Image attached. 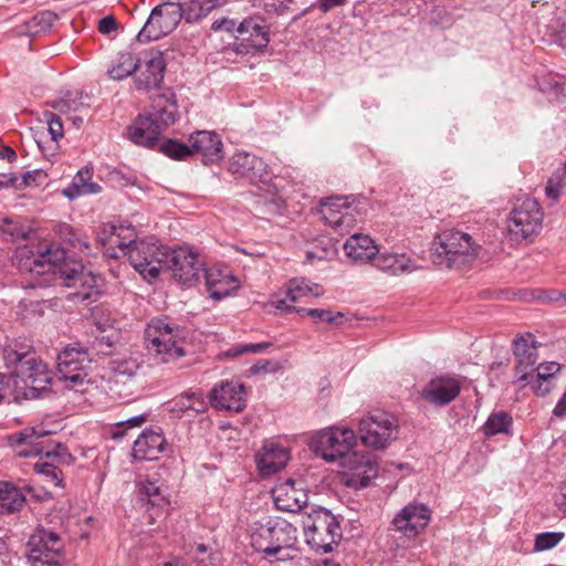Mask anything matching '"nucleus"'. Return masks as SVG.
<instances>
[{
    "mask_svg": "<svg viewBox=\"0 0 566 566\" xmlns=\"http://www.w3.org/2000/svg\"><path fill=\"white\" fill-rule=\"evenodd\" d=\"M356 436L352 429L333 427L318 431L311 440L312 451L327 462L340 461L354 473L348 478L347 485L355 489L369 486L378 474V464L369 454L352 452Z\"/></svg>",
    "mask_w": 566,
    "mask_h": 566,
    "instance_id": "1",
    "label": "nucleus"
},
{
    "mask_svg": "<svg viewBox=\"0 0 566 566\" xmlns=\"http://www.w3.org/2000/svg\"><path fill=\"white\" fill-rule=\"evenodd\" d=\"M3 360L14 388L27 399L39 398L51 384L46 364L36 355L32 340L28 338H18L6 345Z\"/></svg>",
    "mask_w": 566,
    "mask_h": 566,
    "instance_id": "2",
    "label": "nucleus"
},
{
    "mask_svg": "<svg viewBox=\"0 0 566 566\" xmlns=\"http://www.w3.org/2000/svg\"><path fill=\"white\" fill-rule=\"evenodd\" d=\"M178 119V106L172 93L158 94L150 109L139 115L127 128V137L137 146L155 148L160 135Z\"/></svg>",
    "mask_w": 566,
    "mask_h": 566,
    "instance_id": "3",
    "label": "nucleus"
},
{
    "mask_svg": "<svg viewBox=\"0 0 566 566\" xmlns=\"http://www.w3.org/2000/svg\"><path fill=\"white\" fill-rule=\"evenodd\" d=\"M297 543L296 527L282 517H270L260 524L251 535V545L270 562L292 558L291 549Z\"/></svg>",
    "mask_w": 566,
    "mask_h": 566,
    "instance_id": "4",
    "label": "nucleus"
},
{
    "mask_svg": "<svg viewBox=\"0 0 566 566\" xmlns=\"http://www.w3.org/2000/svg\"><path fill=\"white\" fill-rule=\"evenodd\" d=\"M51 433L43 426L24 428L9 436V444L15 454L30 458L43 454L45 459L57 464H71L74 457L67 449L51 439Z\"/></svg>",
    "mask_w": 566,
    "mask_h": 566,
    "instance_id": "5",
    "label": "nucleus"
},
{
    "mask_svg": "<svg viewBox=\"0 0 566 566\" xmlns=\"http://www.w3.org/2000/svg\"><path fill=\"white\" fill-rule=\"evenodd\" d=\"M478 250L479 245L473 243L469 234L458 230H446L433 239L431 259L439 266L458 269L473 261Z\"/></svg>",
    "mask_w": 566,
    "mask_h": 566,
    "instance_id": "6",
    "label": "nucleus"
},
{
    "mask_svg": "<svg viewBox=\"0 0 566 566\" xmlns=\"http://www.w3.org/2000/svg\"><path fill=\"white\" fill-rule=\"evenodd\" d=\"M307 545L316 553H331L338 546L343 533L339 521L324 507L313 510L304 522Z\"/></svg>",
    "mask_w": 566,
    "mask_h": 566,
    "instance_id": "7",
    "label": "nucleus"
},
{
    "mask_svg": "<svg viewBox=\"0 0 566 566\" xmlns=\"http://www.w3.org/2000/svg\"><path fill=\"white\" fill-rule=\"evenodd\" d=\"M147 348L161 363H170L185 356L182 347L185 329L166 319H155L146 329Z\"/></svg>",
    "mask_w": 566,
    "mask_h": 566,
    "instance_id": "8",
    "label": "nucleus"
},
{
    "mask_svg": "<svg viewBox=\"0 0 566 566\" xmlns=\"http://www.w3.org/2000/svg\"><path fill=\"white\" fill-rule=\"evenodd\" d=\"M56 280L61 284L75 289L67 298L75 303L95 302L101 295L99 282L102 279L92 272H85L80 261L65 258L55 270Z\"/></svg>",
    "mask_w": 566,
    "mask_h": 566,
    "instance_id": "9",
    "label": "nucleus"
},
{
    "mask_svg": "<svg viewBox=\"0 0 566 566\" xmlns=\"http://www.w3.org/2000/svg\"><path fill=\"white\" fill-rule=\"evenodd\" d=\"M93 360L88 347L80 343L65 346L56 356V369L64 387L76 389L90 382L88 369Z\"/></svg>",
    "mask_w": 566,
    "mask_h": 566,
    "instance_id": "10",
    "label": "nucleus"
},
{
    "mask_svg": "<svg viewBox=\"0 0 566 566\" xmlns=\"http://www.w3.org/2000/svg\"><path fill=\"white\" fill-rule=\"evenodd\" d=\"M132 266L147 281L158 277L163 264L168 261V250L164 245L147 240H132L125 247Z\"/></svg>",
    "mask_w": 566,
    "mask_h": 566,
    "instance_id": "11",
    "label": "nucleus"
},
{
    "mask_svg": "<svg viewBox=\"0 0 566 566\" xmlns=\"http://www.w3.org/2000/svg\"><path fill=\"white\" fill-rule=\"evenodd\" d=\"M66 252L64 249L45 244L34 248L32 245H19L15 249L13 262L21 272L44 274L51 272L55 276L56 268L64 262Z\"/></svg>",
    "mask_w": 566,
    "mask_h": 566,
    "instance_id": "12",
    "label": "nucleus"
},
{
    "mask_svg": "<svg viewBox=\"0 0 566 566\" xmlns=\"http://www.w3.org/2000/svg\"><path fill=\"white\" fill-rule=\"evenodd\" d=\"M398 420L390 413L376 410L359 421V434L364 444L384 449L397 438Z\"/></svg>",
    "mask_w": 566,
    "mask_h": 566,
    "instance_id": "13",
    "label": "nucleus"
},
{
    "mask_svg": "<svg viewBox=\"0 0 566 566\" xmlns=\"http://www.w3.org/2000/svg\"><path fill=\"white\" fill-rule=\"evenodd\" d=\"M179 2L167 1L156 6L136 40L139 43H148L170 34L180 22Z\"/></svg>",
    "mask_w": 566,
    "mask_h": 566,
    "instance_id": "14",
    "label": "nucleus"
},
{
    "mask_svg": "<svg viewBox=\"0 0 566 566\" xmlns=\"http://www.w3.org/2000/svg\"><path fill=\"white\" fill-rule=\"evenodd\" d=\"M28 548L32 566H60L63 559L64 543L52 531L36 530L29 538Z\"/></svg>",
    "mask_w": 566,
    "mask_h": 566,
    "instance_id": "15",
    "label": "nucleus"
},
{
    "mask_svg": "<svg viewBox=\"0 0 566 566\" xmlns=\"http://www.w3.org/2000/svg\"><path fill=\"white\" fill-rule=\"evenodd\" d=\"M165 264L172 272L174 277L184 285L196 284L207 271L199 254L187 247L168 251V261Z\"/></svg>",
    "mask_w": 566,
    "mask_h": 566,
    "instance_id": "16",
    "label": "nucleus"
},
{
    "mask_svg": "<svg viewBox=\"0 0 566 566\" xmlns=\"http://www.w3.org/2000/svg\"><path fill=\"white\" fill-rule=\"evenodd\" d=\"M543 216L539 203L527 198L511 211L507 230L515 239H528L541 231Z\"/></svg>",
    "mask_w": 566,
    "mask_h": 566,
    "instance_id": "17",
    "label": "nucleus"
},
{
    "mask_svg": "<svg viewBox=\"0 0 566 566\" xmlns=\"http://www.w3.org/2000/svg\"><path fill=\"white\" fill-rule=\"evenodd\" d=\"M234 51L241 55L262 52L270 42L269 28L260 18L244 19L235 29Z\"/></svg>",
    "mask_w": 566,
    "mask_h": 566,
    "instance_id": "18",
    "label": "nucleus"
},
{
    "mask_svg": "<svg viewBox=\"0 0 566 566\" xmlns=\"http://www.w3.org/2000/svg\"><path fill=\"white\" fill-rule=\"evenodd\" d=\"M431 516L432 511L429 506L419 502H411L394 516L391 526L403 537L415 538L427 528Z\"/></svg>",
    "mask_w": 566,
    "mask_h": 566,
    "instance_id": "19",
    "label": "nucleus"
},
{
    "mask_svg": "<svg viewBox=\"0 0 566 566\" xmlns=\"http://www.w3.org/2000/svg\"><path fill=\"white\" fill-rule=\"evenodd\" d=\"M228 171L235 178H247L251 182L266 184L272 177L263 158L249 151L234 153L228 160Z\"/></svg>",
    "mask_w": 566,
    "mask_h": 566,
    "instance_id": "20",
    "label": "nucleus"
},
{
    "mask_svg": "<svg viewBox=\"0 0 566 566\" xmlns=\"http://www.w3.org/2000/svg\"><path fill=\"white\" fill-rule=\"evenodd\" d=\"M350 207L349 198L335 196L326 198L321 205L322 219L326 224L339 231V234L348 233L355 218L348 212Z\"/></svg>",
    "mask_w": 566,
    "mask_h": 566,
    "instance_id": "21",
    "label": "nucleus"
},
{
    "mask_svg": "<svg viewBox=\"0 0 566 566\" xmlns=\"http://www.w3.org/2000/svg\"><path fill=\"white\" fill-rule=\"evenodd\" d=\"M513 353L516 359L515 376L518 381H526L531 373L535 371L537 348L531 334L520 336L513 342Z\"/></svg>",
    "mask_w": 566,
    "mask_h": 566,
    "instance_id": "22",
    "label": "nucleus"
},
{
    "mask_svg": "<svg viewBox=\"0 0 566 566\" xmlns=\"http://www.w3.org/2000/svg\"><path fill=\"white\" fill-rule=\"evenodd\" d=\"M459 381L451 377H437L431 379L422 389V398L434 406H446L460 394Z\"/></svg>",
    "mask_w": 566,
    "mask_h": 566,
    "instance_id": "23",
    "label": "nucleus"
},
{
    "mask_svg": "<svg viewBox=\"0 0 566 566\" xmlns=\"http://www.w3.org/2000/svg\"><path fill=\"white\" fill-rule=\"evenodd\" d=\"M244 386L234 381H222L210 392L212 405L216 408L240 412L245 407Z\"/></svg>",
    "mask_w": 566,
    "mask_h": 566,
    "instance_id": "24",
    "label": "nucleus"
},
{
    "mask_svg": "<svg viewBox=\"0 0 566 566\" xmlns=\"http://www.w3.org/2000/svg\"><path fill=\"white\" fill-rule=\"evenodd\" d=\"M166 65L161 52L151 53V56L145 61L144 65L139 63L138 73L135 78L136 87L144 91L158 88L164 81Z\"/></svg>",
    "mask_w": 566,
    "mask_h": 566,
    "instance_id": "25",
    "label": "nucleus"
},
{
    "mask_svg": "<svg viewBox=\"0 0 566 566\" xmlns=\"http://www.w3.org/2000/svg\"><path fill=\"white\" fill-rule=\"evenodd\" d=\"M166 448L167 442L160 428L146 429L135 440L132 454L136 460H155Z\"/></svg>",
    "mask_w": 566,
    "mask_h": 566,
    "instance_id": "26",
    "label": "nucleus"
},
{
    "mask_svg": "<svg viewBox=\"0 0 566 566\" xmlns=\"http://www.w3.org/2000/svg\"><path fill=\"white\" fill-rule=\"evenodd\" d=\"M192 154H200L205 164L216 163L222 158L223 144L214 132L200 130L189 138Z\"/></svg>",
    "mask_w": 566,
    "mask_h": 566,
    "instance_id": "27",
    "label": "nucleus"
},
{
    "mask_svg": "<svg viewBox=\"0 0 566 566\" xmlns=\"http://www.w3.org/2000/svg\"><path fill=\"white\" fill-rule=\"evenodd\" d=\"M272 494L276 507L285 512L300 511L306 505L308 500L304 491L295 488V482L292 479H287L285 482L276 485Z\"/></svg>",
    "mask_w": 566,
    "mask_h": 566,
    "instance_id": "28",
    "label": "nucleus"
},
{
    "mask_svg": "<svg viewBox=\"0 0 566 566\" xmlns=\"http://www.w3.org/2000/svg\"><path fill=\"white\" fill-rule=\"evenodd\" d=\"M207 292L213 300H222L227 297L231 291L239 286L238 281L230 274L228 270L207 269L203 272Z\"/></svg>",
    "mask_w": 566,
    "mask_h": 566,
    "instance_id": "29",
    "label": "nucleus"
},
{
    "mask_svg": "<svg viewBox=\"0 0 566 566\" xmlns=\"http://www.w3.org/2000/svg\"><path fill=\"white\" fill-rule=\"evenodd\" d=\"M344 251L354 262L366 263L374 261L378 248L369 235L355 233L344 243Z\"/></svg>",
    "mask_w": 566,
    "mask_h": 566,
    "instance_id": "30",
    "label": "nucleus"
},
{
    "mask_svg": "<svg viewBox=\"0 0 566 566\" xmlns=\"http://www.w3.org/2000/svg\"><path fill=\"white\" fill-rule=\"evenodd\" d=\"M289 459L285 448L270 443L264 446L263 453L258 457V469L263 476H270L284 469Z\"/></svg>",
    "mask_w": 566,
    "mask_h": 566,
    "instance_id": "31",
    "label": "nucleus"
},
{
    "mask_svg": "<svg viewBox=\"0 0 566 566\" xmlns=\"http://www.w3.org/2000/svg\"><path fill=\"white\" fill-rule=\"evenodd\" d=\"M0 235L10 242L18 243L20 241H32L36 239L35 231L31 223L21 218H1L0 219Z\"/></svg>",
    "mask_w": 566,
    "mask_h": 566,
    "instance_id": "32",
    "label": "nucleus"
},
{
    "mask_svg": "<svg viewBox=\"0 0 566 566\" xmlns=\"http://www.w3.org/2000/svg\"><path fill=\"white\" fill-rule=\"evenodd\" d=\"M92 168L85 166L73 177L72 182L63 190L65 197L73 200L84 195H94L101 191V186L92 181Z\"/></svg>",
    "mask_w": 566,
    "mask_h": 566,
    "instance_id": "33",
    "label": "nucleus"
},
{
    "mask_svg": "<svg viewBox=\"0 0 566 566\" xmlns=\"http://www.w3.org/2000/svg\"><path fill=\"white\" fill-rule=\"evenodd\" d=\"M206 410L207 402L201 392H184L169 401V411L178 417L190 411L197 416Z\"/></svg>",
    "mask_w": 566,
    "mask_h": 566,
    "instance_id": "34",
    "label": "nucleus"
},
{
    "mask_svg": "<svg viewBox=\"0 0 566 566\" xmlns=\"http://www.w3.org/2000/svg\"><path fill=\"white\" fill-rule=\"evenodd\" d=\"M373 264L380 271L392 275L411 272L415 269L410 258L398 253H377Z\"/></svg>",
    "mask_w": 566,
    "mask_h": 566,
    "instance_id": "35",
    "label": "nucleus"
},
{
    "mask_svg": "<svg viewBox=\"0 0 566 566\" xmlns=\"http://www.w3.org/2000/svg\"><path fill=\"white\" fill-rule=\"evenodd\" d=\"M139 501L149 509H163L169 504V501L163 490V485L149 479L138 484Z\"/></svg>",
    "mask_w": 566,
    "mask_h": 566,
    "instance_id": "36",
    "label": "nucleus"
},
{
    "mask_svg": "<svg viewBox=\"0 0 566 566\" xmlns=\"http://www.w3.org/2000/svg\"><path fill=\"white\" fill-rule=\"evenodd\" d=\"M94 340L88 348L92 356L95 355H109L112 348L118 340V333L113 327H106L102 324H96V328L93 332Z\"/></svg>",
    "mask_w": 566,
    "mask_h": 566,
    "instance_id": "37",
    "label": "nucleus"
},
{
    "mask_svg": "<svg viewBox=\"0 0 566 566\" xmlns=\"http://www.w3.org/2000/svg\"><path fill=\"white\" fill-rule=\"evenodd\" d=\"M25 503L23 493L10 482H0V509L1 513L12 514L20 511Z\"/></svg>",
    "mask_w": 566,
    "mask_h": 566,
    "instance_id": "38",
    "label": "nucleus"
},
{
    "mask_svg": "<svg viewBox=\"0 0 566 566\" xmlns=\"http://www.w3.org/2000/svg\"><path fill=\"white\" fill-rule=\"evenodd\" d=\"M218 4V0H191L179 3L180 20L185 19L189 23L197 22L207 17Z\"/></svg>",
    "mask_w": 566,
    "mask_h": 566,
    "instance_id": "39",
    "label": "nucleus"
},
{
    "mask_svg": "<svg viewBox=\"0 0 566 566\" xmlns=\"http://www.w3.org/2000/svg\"><path fill=\"white\" fill-rule=\"evenodd\" d=\"M143 366L136 358L117 359L113 361V375L115 376L114 387L123 379L139 381Z\"/></svg>",
    "mask_w": 566,
    "mask_h": 566,
    "instance_id": "40",
    "label": "nucleus"
},
{
    "mask_svg": "<svg viewBox=\"0 0 566 566\" xmlns=\"http://www.w3.org/2000/svg\"><path fill=\"white\" fill-rule=\"evenodd\" d=\"M139 60H136L130 52L118 53L112 69L107 71L113 80L120 81L130 76L138 70Z\"/></svg>",
    "mask_w": 566,
    "mask_h": 566,
    "instance_id": "41",
    "label": "nucleus"
},
{
    "mask_svg": "<svg viewBox=\"0 0 566 566\" xmlns=\"http://www.w3.org/2000/svg\"><path fill=\"white\" fill-rule=\"evenodd\" d=\"M124 382H118L117 386L114 387L115 376L113 375L108 379V392L113 398L129 401L135 398V396L139 392L142 386L140 381H130L127 379H123Z\"/></svg>",
    "mask_w": 566,
    "mask_h": 566,
    "instance_id": "42",
    "label": "nucleus"
},
{
    "mask_svg": "<svg viewBox=\"0 0 566 566\" xmlns=\"http://www.w3.org/2000/svg\"><path fill=\"white\" fill-rule=\"evenodd\" d=\"M512 427V417L504 412L492 413L483 426V431L486 437H492L499 433H507Z\"/></svg>",
    "mask_w": 566,
    "mask_h": 566,
    "instance_id": "43",
    "label": "nucleus"
},
{
    "mask_svg": "<svg viewBox=\"0 0 566 566\" xmlns=\"http://www.w3.org/2000/svg\"><path fill=\"white\" fill-rule=\"evenodd\" d=\"M159 150L167 157L176 160L186 159L192 155L191 147L175 139H167L159 145Z\"/></svg>",
    "mask_w": 566,
    "mask_h": 566,
    "instance_id": "44",
    "label": "nucleus"
},
{
    "mask_svg": "<svg viewBox=\"0 0 566 566\" xmlns=\"http://www.w3.org/2000/svg\"><path fill=\"white\" fill-rule=\"evenodd\" d=\"M83 97V92H76L74 97H72L71 94H67L64 98L53 102L52 107L62 114L80 112L83 107L90 106L82 101Z\"/></svg>",
    "mask_w": 566,
    "mask_h": 566,
    "instance_id": "45",
    "label": "nucleus"
},
{
    "mask_svg": "<svg viewBox=\"0 0 566 566\" xmlns=\"http://www.w3.org/2000/svg\"><path fill=\"white\" fill-rule=\"evenodd\" d=\"M33 470L38 474L46 476L54 485L63 486V473L54 462L39 461L34 464Z\"/></svg>",
    "mask_w": 566,
    "mask_h": 566,
    "instance_id": "46",
    "label": "nucleus"
},
{
    "mask_svg": "<svg viewBox=\"0 0 566 566\" xmlns=\"http://www.w3.org/2000/svg\"><path fill=\"white\" fill-rule=\"evenodd\" d=\"M565 537L563 532H544L535 536L534 552H543L554 548Z\"/></svg>",
    "mask_w": 566,
    "mask_h": 566,
    "instance_id": "47",
    "label": "nucleus"
},
{
    "mask_svg": "<svg viewBox=\"0 0 566 566\" xmlns=\"http://www.w3.org/2000/svg\"><path fill=\"white\" fill-rule=\"evenodd\" d=\"M273 344L271 342H262L256 344H238L224 352L227 357H237L248 353H262L270 348Z\"/></svg>",
    "mask_w": 566,
    "mask_h": 566,
    "instance_id": "48",
    "label": "nucleus"
},
{
    "mask_svg": "<svg viewBox=\"0 0 566 566\" xmlns=\"http://www.w3.org/2000/svg\"><path fill=\"white\" fill-rule=\"evenodd\" d=\"M312 291L311 283L305 279H292L287 285V298L294 303L303 296L308 295Z\"/></svg>",
    "mask_w": 566,
    "mask_h": 566,
    "instance_id": "49",
    "label": "nucleus"
},
{
    "mask_svg": "<svg viewBox=\"0 0 566 566\" xmlns=\"http://www.w3.org/2000/svg\"><path fill=\"white\" fill-rule=\"evenodd\" d=\"M307 316H310L314 319H317V321L329 323V324H340V323H343V319H344V314L340 312L333 313L329 310H321V308L308 310Z\"/></svg>",
    "mask_w": 566,
    "mask_h": 566,
    "instance_id": "50",
    "label": "nucleus"
},
{
    "mask_svg": "<svg viewBox=\"0 0 566 566\" xmlns=\"http://www.w3.org/2000/svg\"><path fill=\"white\" fill-rule=\"evenodd\" d=\"M147 420L146 415H138L135 417H132L127 420L119 421L116 424V429L113 430L112 437L114 439H122L125 436V428H135L140 427L143 423H145Z\"/></svg>",
    "mask_w": 566,
    "mask_h": 566,
    "instance_id": "51",
    "label": "nucleus"
},
{
    "mask_svg": "<svg viewBox=\"0 0 566 566\" xmlns=\"http://www.w3.org/2000/svg\"><path fill=\"white\" fill-rule=\"evenodd\" d=\"M526 381L531 385L534 394L538 397H544L551 391L552 381L546 378L542 379L537 374H534V371L531 373L528 380Z\"/></svg>",
    "mask_w": 566,
    "mask_h": 566,
    "instance_id": "52",
    "label": "nucleus"
},
{
    "mask_svg": "<svg viewBox=\"0 0 566 566\" xmlns=\"http://www.w3.org/2000/svg\"><path fill=\"white\" fill-rule=\"evenodd\" d=\"M45 117L48 122V129L52 137V140L57 142L59 139L63 138V124L60 117L54 113H48L45 114Z\"/></svg>",
    "mask_w": 566,
    "mask_h": 566,
    "instance_id": "53",
    "label": "nucleus"
},
{
    "mask_svg": "<svg viewBox=\"0 0 566 566\" xmlns=\"http://www.w3.org/2000/svg\"><path fill=\"white\" fill-rule=\"evenodd\" d=\"M45 178L46 174L41 169L27 171L20 177V186L21 188L32 185L40 186Z\"/></svg>",
    "mask_w": 566,
    "mask_h": 566,
    "instance_id": "54",
    "label": "nucleus"
},
{
    "mask_svg": "<svg viewBox=\"0 0 566 566\" xmlns=\"http://www.w3.org/2000/svg\"><path fill=\"white\" fill-rule=\"evenodd\" d=\"M55 233L60 237V239L69 243L71 247L75 248L80 240L76 238L73 228L66 223H59L55 227Z\"/></svg>",
    "mask_w": 566,
    "mask_h": 566,
    "instance_id": "55",
    "label": "nucleus"
},
{
    "mask_svg": "<svg viewBox=\"0 0 566 566\" xmlns=\"http://www.w3.org/2000/svg\"><path fill=\"white\" fill-rule=\"evenodd\" d=\"M59 19V15L50 10L42 11L34 17V20L42 29L51 28Z\"/></svg>",
    "mask_w": 566,
    "mask_h": 566,
    "instance_id": "56",
    "label": "nucleus"
},
{
    "mask_svg": "<svg viewBox=\"0 0 566 566\" xmlns=\"http://www.w3.org/2000/svg\"><path fill=\"white\" fill-rule=\"evenodd\" d=\"M559 370V365L555 361H551V363H546V364H541L537 368H536V374L538 375V377H541L542 379L543 378H546L548 380L552 381V378L554 377V375Z\"/></svg>",
    "mask_w": 566,
    "mask_h": 566,
    "instance_id": "57",
    "label": "nucleus"
},
{
    "mask_svg": "<svg viewBox=\"0 0 566 566\" xmlns=\"http://www.w3.org/2000/svg\"><path fill=\"white\" fill-rule=\"evenodd\" d=\"M238 25H237L234 20L229 19V18H222V19L216 20L212 23L211 29L213 31H227V32H230V33H234Z\"/></svg>",
    "mask_w": 566,
    "mask_h": 566,
    "instance_id": "58",
    "label": "nucleus"
},
{
    "mask_svg": "<svg viewBox=\"0 0 566 566\" xmlns=\"http://www.w3.org/2000/svg\"><path fill=\"white\" fill-rule=\"evenodd\" d=\"M117 22L113 15H106L98 21L97 29L102 34H109L117 30Z\"/></svg>",
    "mask_w": 566,
    "mask_h": 566,
    "instance_id": "59",
    "label": "nucleus"
},
{
    "mask_svg": "<svg viewBox=\"0 0 566 566\" xmlns=\"http://www.w3.org/2000/svg\"><path fill=\"white\" fill-rule=\"evenodd\" d=\"M17 188L21 189L20 177L15 174H0V188Z\"/></svg>",
    "mask_w": 566,
    "mask_h": 566,
    "instance_id": "60",
    "label": "nucleus"
},
{
    "mask_svg": "<svg viewBox=\"0 0 566 566\" xmlns=\"http://www.w3.org/2000/svg\"><path fill=\"white\" fill-rule=\"evenodd\" d=\"M197 566H220L219 553H209L206 557L196 560Z\"/></svg>",
    "mask_w": 566,
    "mask_h": 566,
    "instance_id": "61",
    "label": "nucleus"
},
{
    "mask_svg": "<svg viewBox=\"0 0 566 566\" xmlns=\"http://www.w3.org/2000/svg\"><path fill=\"white\" fill-rule=\"evenodd\" d=\"M562 189V187L555 184V179H548L545 193L549 199L556 200L560 196Z\"/></svg>",
    "mask_w": 566,
    "mask_h": 566,
    "instance_id": "62",
    "label": "nucleus"
},
{
    "mask_svg": "<svg viewBox=\"0 0 566 566\" xmlns=\"http://www.w3.org/2000/svg\"><path fill=\"white\" fill-rule=\"evenodd\" d=\"M347 0H317L318 8L324 12H328L331 9L343 6Z\"/></svg>",
    "mask_w": 566,
    "mask_h": 566,
    "instance_id": "63",
    "label": "nucleus"
},
{
    "mask_svg": "<svg viewBox=\"0 0 566 566\" xmlns=\"http://www.w3.org/2000/svg\"><path fill=\"white\" fill-rule=\"evenodd\" d=\"M549 179H555V184L564 188L566 186V163L558 168Z\"/></svg>",
    "mask_w": 566,
    "mask_h": 566,
    "instance_id": "64",
    "label": "nucleus"
}]
</instances>
